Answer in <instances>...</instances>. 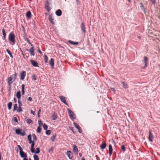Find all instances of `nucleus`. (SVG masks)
Wrapping results in <instances>:
<instances>
[{
    "label": "nucleus",
    "instance_id": "1",
    "mask_svg": "<svg viewBox=\"0 0 160 160\" xmlns=\"http://www.w3.org/2000/svg\"><path fill=\"white\" fill-rule=\"evenodd\" d=\"M32 136L33 138V140H32V136L31 134H29L28 136V139L29 141V143L31 144V148L30 150L32 153H34L38 154L40 152V149L39 148H36V150L34 148L35 143V141H36L37 138L36 135L34 134H32Z\"/></svg>",
    "mask_w": 160,
    "mask_h": 160
},
{
    "label": "nucleus",
    "instance_id": "2",
    "mask_svg": "<svg viewBox=\"0 0 160 160\" xmlns=\"http://www.w3.org/2000/svg\"><path fill=\"white\" fill-rule=\"evenodd\" d=\"M17 74L15 73L14 74L10 76L7 79V82L9 87V91H10L11 90V84L15 81L16 78Z\"/></svg>",
    "mask_w": 160,
    "mask_h": 160
},
{
    "label": "nucleus",
    "instance_id": "3",
    "mask_svg": "<svg viewBox=\"0 0 160 160\" xmlns=\"http://www.w3.org/2000/svg\"><path fill=\"white\" fill-rule=\"evenodd\" d=\"M67 109L68 111L69 117L70 119L72 120L75 119L76 118V116L73 112L69 108H67Z\"/></svg>",
    "mask_w": 160,
    "mask_h": 160
},
{
    "label": "nucleus",
    "instance_id": "4",
    "mask_svg": "<svg viewBox=\"0 0 160 160\" xmlns=\"http://www.w3.org/2000/svg\"><path fill=\"white\" fill-rule=\"evenodd\" d=\"M15 132L17 134L22 136H23L26 135V132L25 131L20 129H16Z\"/></svg>",
    "mask_w": 160,
    "mask_h": 160
},
{
    "label": "nucleus",
    "instance_id": "5",
    "mask_svg": "<svg viewBox=\"0 0 160 160\" xmlns=\"http://www.w3.org/2000/svg\"><path fill=\"white\" fill-rule=\"evenodd\" d=\"M8 39L9 41L12 42V45H13L15 43V35L13 33H10L8 37Z\"/></svg>",
    "mask_w": 160,
    "mask_h": 160
},
{
    "label": "nucleus",
    "instance_id": "6",
    "mask_svg": "<svg viewBox=\"0 0 160 160\" xmlns=\"http://www.w3.org/2000/svg\"><path fill=\"white\" fill-rule=\"evenodd\" d=\"M61 101L64 103L66 105H68V103L66 102V98L62 96H60L59 97Z\"/></svg>",
    "mask_w": 160,
    "mask_h": 160
},
{
    "label": "nucleus",
    "instance_id": "7",
    "mask_svg": "<svg viewBox=\"0 0 160 160\" xmlns=\"http://www.w3.org/2000/svg\"><path fill=\"white\" fill-rule=\"evenodd\" d=\"M26 75V72L25 71H22L20 73V78L21 80H23Z\"/></svg>",
    "mask_w": 160,
    "mask_h": 160
},
{
    "label": "nucleus",
    "instance_id": "8",
    "mask_svg": "<svg viewBox=\"0 0 160 160\" xmlns=\"http://www.w3.org/2000/svg\"><path fill=\"white\" fill-rule=\"evenodd\" d=\"M73 124L75 127L78 130L79 132L80 133H81L82 132V131L81 130V128L79 127V126L75 122H74Z\"/></svg>",
    "mask_w": 160,
    "mask_h": 160
},
{
    "label": "nucleus",
    "instance_id": "9",
    "mask_svg": "<svg viewBox=\"0 0 160 160\" xmlns=\"http://www.w3.org/2000/svg\"><path fill=\"white\" fill-rule=\"evenodd\" d=\"M144 60L145 64L144 66L142 68V69L144 68L147 67L148 63V59L145 56L144 57Z\"/></svg>",
    "mask_w": 160,
    "mask_h": 160
},
{
    "label": "nucleus",
    "instance_id": "10",
    "mask_svg": "<svg viewBox=\"0 0 160 160\" xmlns=\"http://www.w3.org/2000/svg\"><path fill=\"white\" fill-rule=\"evenodd\" d=\"M66 154L69 159H72V153L70 151H68L66 152Z\"/></svg>",
    "mask_w": 160,
    "mask_h": 160
},
{
    "label": "nucleus",
    "instance_id": "11",
    "mask_svg": "<svg viewBox=\"0 0 160 160\" xmlns=\"http://www.w3.org/2000/svg\"><path fill=\"white\" fill-rule=\"evenodd\" d=\"M153 137L152 133L151 132V130H149V140L150 142H152V141Z\"/></svg>",
    "mask_w": 160,
    "mask_h": 160
},
{
    "label": "nucleus",
    "instance_id": "12",
    "mask_svg": "<svg viewBox=\"0 0 160 160\" xmlns=\"http://www.w3.org/2000/svg\"><path fill=\"white\" fill-rule=\"evenodd\" d=\"M20 155L21 157L24 158H26L27 157V155L26 153L24 152L23 151H22L20 152Z\"/></svg>",
    "mask_w": 160,
    "mask_h": 160
},
{
    "label": "nucleus",
    "instance_id": "13",
    "mask_svg": "<svg viewBox=\"0 0 160 160\" xmlns=\"http://www.w3.org/2000/svg\"><path fill=\"white\" fill-rule=\"evenodd\" d=\"M30 61L31 62L32 66H33L34 67H38V64L37 62L32 60H30Z\"/></svg>",
    "mask_w": 160,
    "mask_h": 160
},
{
    "label": "nucleus",
    "instance_id": "14",
    "mask_svg": "<svg viewBox=\"0 0 160 160\" xmlns=\"http://www.w3.org/2000/svg\"><path fill=\"white\" fill-rule=\"evenodd\" d=\"M49 4L48 2V1L46 2V3L45 5V8L47 10L48 12H49L50 11L51 8L49 7Z\"/></svg>",
    "mask_w": 160,
    "mask_h": 160
},
{
    "label": "nucleus",
    "instance_id": "15",
    "mask_svg": "<svg viewBox=\"0 0 160 160\" xmlns=\"http://www.w3.org/2000/svg\"><path fill=\"white\" fill-rule=\"evenodd\" d=\"M49 64L51 66L52 68L54 66V60L53 58H51L50 62H49Z\"/></svg>",
    "mask_w": 160,
    "mask_h": 160
},
{
    "label": "nucleus",
    "instance_id": "16",
    "mask_svg": "<svg viewBox=\"0 0 160 160\" xmlns=\"http://www.w3.org/2000/svg\"><path fill=\"white\" fill-rule=\"evenodd\" d=\"M73 151L76 154H77L78 152L77 147L76 145H73Z\"/></svg>",
    "mask_w": 160,
    "mask_h": 160
},
{
    "label": "nucleus",
    "instance_id": "17",
    "mask_svg": "<svg viewBox=\"0 0 160 160\" xmlns=\"http://www.w3.org/2000/svg\"><path fill=\"white\" fill-rule=\"evenodd\" d=\"M108 150H109V154L110 156H111L112 154V146L111 144H110L108 146Z\"/></svg>",
    "mask_w": 160,
    "mask_h": 160
},
{
    "label": "nucleus",
    "instance_id": "18",
    "mask_svg": "<svg viewBox=\"0 0 160 160\" xmlns=\"http://www.w3.org/2000/svg\"><path fill=\"white\" fill-rule=\"evenodd\" d=\"M55 13L57 16H60L62 14L61 10L60 9H58L56 11Z\"/></svg>",
    "mask_w": 160,
    "mask_h": 160
},
{
    "label": "nucleus",
    "instance_id": "19",
    "mask_svg": "<svg viewBox=\"0 0 160 160\" xmlns=\"http://www.w3.org/2000/svg\"><path fill=\"white\" fill-rule=\"evenodd\" d=\"M16 97L18 98V99H20L21 95V92L20 91H18L17 92L16 94Z\"/></svg>",
    "mask_w": 160,
    "mask_h": 160
},
{
    "label": "nucleus",
    "instance_id": "20",
    "mask_svg": "<svg viewBox=\"0 0 160 160\" xmlns=\"http://www.w3.org/2000/svg\"><path fill=\"white\" fill-rule=\"evenodd\" d=\"M81 28L83 32L85 33V32L86 30L84 27V23L83 22L81 23Z\"/></svg>",
    "mask_w": 160,
    "mask_h": 160
},
{
    "label": "nucleus",
    "instance_id": "21",
    "mask_svg": "<svg viewBox=\"0 0 160 160\" xmlns=\"http://www.w3.org/2000/svg\"><path fill=\"white\" fill-rule=\"evenodd\" d=\"M30 52L31 55L34 56L35 54L33 47H32L30 50Z\"/></svg>",
    "mask_w": 160,
    "mask_h": 160
},
{
    "label": "nucleus",
    "instance_id": "22",
    "mask_svg": "<svg viewBox=\"0 0 160 160\" xmlns=\"http://www.w3.org/2000/svg\"><path fill=\"white\" fill-rule=\"evenodd\" d=\"M106 145L105 143H103L100 145V147L101 149H104L106 148Z\"/></svg>",
    "mask_w": 160,
    "mask_h": 160
},
{
    "label": "nucleus",
    "instance_id": "23",
    "mask_svg": "<svg viewBox=\"0 0 160 160\" xmlns=\"http://www.w3.org/2000/svg\"><path fill=\"white\" fill-rule=\"evenodd\" d=\"M24 84H23L22 85V95H23L24 94Z\"/></svg>",
    "mask_w": 160,
    "mask_h": 160
},
{
    "label": "nucleus",
    "instance_id": "24",
    "mask_svg": "<svg viewBox=\"0 0 160 160\" xmlns=\"http://www.w3.org/2000/svg\"><path fill=\"white\" fill-rule=\"evenodd\" d=\"M68 42L70 44L74 45H77L78 44V42H73L69 40L68 41Z\"/></svg>",
    "mask_w": 160,
    "mask_h": 160
},
{
    "label": "nucleus",
    "instance_id": "25",
    "mask_svg": "<svg viewBox=\"0 0 160 160\" xmlns=\"http://www.w3.org/2000/svg\"><path fill=\"white\" fill-rule=\"evenodd\" d=\"M26 16L28 18H30L31 16V12L30 11L27 12L26 14Z\"/></svg>",
    "mask_w": 160,
    "mask_h": 160
},
{
    "label": "nucleus",
    "instance_id": "26",
    "mask_svg": "<svg viewBox=\"0 0 160 160\" xmlns=\"http://www.w3.org/2000/svg\"><path fill=\"white\" fill-rule=\"evenodd\" d=\"M2 34L3 36V39H5L6 38V33L5 31V30L4 29H2Z\"/></svg>",
    "mask_w": 160,
    "mask_h": 160
},
{
    "label": "nucleus",
    "instance_id": "27",
    "mask_svg": "<svg viewBox=\"0 0 160 160\" xmlns=\"http://www.w3.org/2000/svg\"><path fill=\"white\" fill-rule=\"evenodd\" d=\"M57 116L56 114H53L52 116V120H56L57 119Z\"/></svg>",
    "mask_w": 160,
    "mask_h": 160
},
{
    "label": "nucleus",
    "instance_id": "28",
    "mask_svg": "<svg viewBox=\"0 0 160 160\" xmlns=\"http://www.w3.org/2000/svg\"><path fill=\"white\" fill-rule=\"evenodd\" d=\"M8 109L10 110L12 106V103L11 102H9L8 105Z\"/></svg>",
    "mask_w": 160,
    "mask_h": 160
},
{
    "label": "nucleus",
    "instance_id": "29",
    "mask_svg": "<svg viewBox=\"0 0 160 160\" xmlns=\"http://www.w3.org/2000/svg\"><path fill=\"white\" fill-rule=\"evenodd\" d=\"M122 83L123 84V88H125V89H126L127 88L128 86H127V85L126 84V83L124 82H122Z\"/></svg>",
    "mask_w": 160,
    "mask_h": 160
},
{
    "label": "nucleus",
    "instance_id": "30",
    "mask_svg": "<svg viewBox=\"0 0 160 160\" xmlns=\"http://www.w3.org/2000/svg\"><path fill=\"white\" fill-rule=\"evenodd\" d=\"M41 127L38 126L37 130V132L38 133H40L41 132Z\"/></svg>",
    "mask_w": 160,
    "mask_h": 160
},
{
    "label": "nucleus",
    "instance_id": "31",
    "mask_svg": "<svg viewBox=\"0 0 160 160\" xmlns=\"http://www.w3.org/2000/svg\"><path fill=\"white\" fill-rule=\"evenodd\" d=\"M44 59L45 61V63H47L48 62V57L46 55H44Z\"/></svg>",
    "mask_w": 160,
    "mask_h": 160
},
{
    "label": "nucleus",
    "instance_id": "32",
    "mask_svg": "<svg viewBox=\"0 0 160 160\" xmlns=\"http://www.w3.org/2000/svg\"><path fill=\"white\" fill-rule=\"evenodd\" d=\"M140 7L141 8V9L142 10V11H144V12H145V11L144 8L142 4V3H140Z\"/></svg>",
    "mask_w": 160,
    "mask_h": 160
},
{
    "label": "nucleus",
    "instance_id": "33",
    "mask_svg": "<svg viewBox=\"0 0 160 160\" xmlns=\"http://www.w3.org/2000/svg\"><path fill=\"white\" fill-rule=\"evenodd\" d=\"M6 51L9 54L10 57L12 58H13V56L12 55V53L10 51H9L8 49H7Z\"/></svg>",
    "mask_w": 160,
    "mask_h": 160
},
{
    "label": "nucleus",
    "instance_id": "34",
    "mask_svg": "<svg viewBox=\"0 0 160 160\" xmlns=\"http://www.w3.org/2000/svg\"><path fill=\"white\" fill-rule=\"evenodd\" d=\"M51 132V131L50 130H47L46 131V134L47 135H49Z\"/></svg>",
    "mask_w": 160,
    "mask_h": 160
},
{
    "label": "nucleus",
    "instance_id": "35",
    "mask_svg": "<svg viewBox=\"0 0 160 160\" xmlns=\"http://www.w3.org/2000/svg\"><path fill=\"white\" fill-rule=\"evenodd\" d=\"M32 121L30 119H27L26 120V122L28 124H30L32 122Z\"/></svg>",
    "mask_w": 160,
    "mask_h": 160
},
{
    "label": "nucleus",
    "instance_id": "36",
    "mask_svg": "<svg viewBox=\"0 0 160 160\" xmlns=\"http://www.w3.org/2000/svg\"><path fill=\"white\" fill-rule=\"evenodd\" d=\"M38 126L39 127H41L43 125L42 123L40 120L38 121Z\"/></svg>",
    "mask_w": 160,
    "mask_h": 160
},
{
    "label": "nucleus",
    "instance_id": "37",
    "mask_svg": "<svg viewBox=\"0 0 160 160\" xmlns=\"http://www.w3.org/2000/svg\"><path fill=\"white\" fill-rule=\"evenodd\" d=\"M17 111L18 112H20L22 111L21 106H19L18 109L17 110Z\"/></svg>",
    "mask_w": 160,
    "mask_h": 160
},
{
    "label": "nucleus",
    "instance_id": "38",
    "mask_svg": "<svg viewBox=\"0 0 160 160\" xmlns=\"http://www.w3.org/2000/svg\"><path fill=\"white\" fill-rule=\"evenodd\" d=\"M49 20L52 23H54V19L52 18V16H50L49 18Z\"/></svg>",
    "mask_w": 160,
    "mask_h": 160
},
{
    "label": "nucleus",
    "instance_id": "39",
    "mask_svg": "<svg viewBox=\"0 0 160 160\" xmlns=\"http://www.w3.org/2000/svg\"><path fill=\"white\" fill-rule=\"evenodd\" d=\"M18 109V107H17V104H14L13 108V111H14L15 110H16Z\"/></svg>",
    "mask_w": 160,
    "mask_h": 160
},
{
    "label": "nucleus",
    "instance_id": "40",
    "mask_svg": "<svg viewBox=\"0 0 160 160\" xmlns=\"http://www.w3.org/2000/svg\"><path fill=\"white\" fill-rule=\"evenodd\" d=\"M43 129L45 130H47L48 129V126H47V125L45 124H44L43 125Z\"/></svg>",
    "mask_w": 160,
    "mask_h": 160
},
{
    "label": "nucleus",
    "instance_id": "41",
    "mask_svg": "<svg viewBox=\"0 0 160 160\" xmlns=\"http://www.w3.org/2000/svg\"><path fill=\"white\" fill-rule=\"evenodd\" d=\"M34 160H39V158L38 156L36 155H34L33 156Z\"/></svg>",
    "mask_w": 160,
    "mask_h": 160
},
{
    "label": "nucleus",
    "instance_id": "42",
    "mask_svg": "<svg viewBox=\"0 0 160 160\" xmlns=\"http://www.w3.org/2000/svg\"><path fill=\"white\" fill-rule=\"evenodd\" d=\"M18 102L19 105V106H22V103L21 101L20 100V99H18Z\"/></svg>",
    "mask_w": 160,
    "mask_h": 160
},
{
    "label": "nucleus",
    "instance_id": "43",
    "mask_svg": "<svg viewBox=\"0 0 160 160\" xmlns=\"http://www.w3.org/2000/svg\"><path fill=\"white\" fill-rule=\"evenodd\" d=\"M17 146L19 149V152L23 151L22 148H21L20 145H18Z\"/></svg>",
    "mask_w": 160,
    "mask_h": 160
},
{
    "label": "nucleus",
    "instance_id": "44",
    "mask_svg": "<svg viewBox=\"0 0 160 160\" xmlns=\"http://www.w3.org/2000/svg\"><path fill=\"white\" fill-rule=\"evenodd\" d=\"M32 78L33 80L35 81L36 80V78L35 75H33L32 76Z\"/></svg>",
    "mask_w": 160,
    "mask_h": 160
},
{
    "label": "nucleus",
    "instance_id": "45",
    "mask_svg": "<svg viewBox=\"0 0 160 160\" xmlns=\"http://www.w3.org/2000/svg\"><path fill=\"white\" fill-rule=\"evenodd\" d=\"M55 137V135H53L52 137H51V140L52 141V142H54V141Z\"/></svg>",
    "mask_w": 160,
    "mask_h": 160
},
{
    "label": "nucleus",
    "instance_id": "46",
    "mask_svg": "<svg viewBox=\"0 0 160 160\" xmlns=\"http://www.w3.org/2000/svg\"><path fill=\"white\" fill-rule=\"evenodd\" d=\"M121 149L123 152H124L125 151V148L123 145H122L121 146Z\"/></svg>",
    "mask_w": 160,
    "mask_h": 160
},
{
    "label": "nucleus",
    "instance_id": "47",
    "mask_svg": "<svg viewBox=\"0 0 160 160\" xmlns=\"http://www.w3.org/2000/svg\"><path fill=\"white\" fill-rule=\"evenodd\" d=\"M53 152V148L52 147H51L50 149L48 150V152Z\"/></svg>",
    "mask_w": 160,
    "mask_h": 160
},
{
    "label": "nucleus",
    "instance_id": "48",
    "mask_svg": "<svg viewBox=\"0 0 160 160\" xmlns=\"http://www.w3.org/2000/svg\"><path fill=\"white\" fill-rule=\"evenodd\" d=\"M30 111H31V113H32L33 115H35L34 111H33L32 110H31Z\"/></svg>",
    "mask_w": 160,
    "mask_h": 160
},
{
    "label": "nucleus",
    "instance_id": "49",
    "mask_svg": "<svg viewBox=\"0 0 160 160\" xmlns=\"http://www.w3.org/2000/svg\"><path fill=\"white\" fill-rule=\"evenodd\" d=\"M28 100L30 101H31L32 100V98L31 97H29L28 98Z\"/></svg>",
    "mask_w": 160,
    "mask_h": 160
},
{
    "label": "nucleus",
    "instance_id": "50",
    "mask_svg": "<svg viewBox=\"0 0 160 160\" xmlns=\"http://www.w3.org/2000/svg\"><path fill=\"white\" fill-rule=\"evenodd\" d=\"M155 0H150L152 3L153 4H155Z\"/></svg>",
    "mask_w": 160,
    "mask_h": 160
},
{
    "label": "nucleus",
    "instance_id": "51",
    "mask_svg": "<svg viewBox=\"0 0 160 160\" xmlns=\"http://www.w3.org/2000/svg\"><path fill=\"white\" fill-rule=\"evenodd\" d=\"M27 42L30 45H31V46H32V45L31 44V43L30 42V41L29 40H28Z\"/></svg>",
    "mask_w": 160,
    "mask_h": 160
},
{
    "label": "nucleus",
    "instance_id": "52",
    "mask_svg": "<svg viewBox=\"0 0 160 160\" xmlns=\"http://www.w3.org/2000/svg\"><path fill=\"white\" fill-rule=\"evenodd\" d=\"M14 101L15 102H17V100L15 98H14Z\"/></svg>",
    "mask_w": 160,
    "mask_h": 160
},
{
    "label": "nucleus",
    "instance_id": "53",
    "mask_svg": "<svg viewBox=\"0 0 160 160\" xmlns=\"http://www.w3.org/2000/svg\"><path fill=\"white\" fill-rule=\"evenodd\" d=\"M41 108H40L38 110V113H39V114L40 113V112H41Z\"/></svg>",
    "mask_w": 160,
    "mask_h": 160
},
{
    "label": "nucleus",
    "instance_id": "54",
    "mask_svg": "<svg viewBox=\"0 0 160 160\" xmlns=\"http://www.w3.org/2000/svg\"><path fill=\"white\" fill-rule=\"evenodd\" d=\"M14 121H15L16 122H18V120H17V119L16 118H14Z\"/></svg>",
    "mask_w": 160,
    "mask_h": 160
},
{
    "label": "nucleus",
    "instance_id": "55",
    "mask_svg": "<svg viewBox=\"0 0 160 160\" xmlns=\"http://www.w3.org/2000/svg\"><path fill=\"white\" fill-rule=\"evenodd\" d=\"M111 89L114 92H115V90L114 88H112Z\"/></svg>",
    "mask_w": 160,
    "mask_h": 160
},
{
    "label": "nucleus",
    "instance_id": "56",
    "mask_svg": "<svg viewBox=\"0 0 160 160\" xmlns=\"http://www.w3.org/2000/svg\"><path fill=\"white\" fill-rule=\"evenodd\" d=\"M38 51L40 54H42V52L40 50H39Z\"/></svg>",
    "mask_w": 160,
    "mask_h": 160
},
{
    "label": "nucleus",
    "instance_id": "57",
    "mask_svg": "<svg viewBox=\"0 0 160 160\" xmlns=\"http://www.w3.org/2000/svg\"><path fill=\"white\" fill-rule=\"evenodd\" d=\"M23 160H28V159L26 158H23Z\"/></svg>",
    "mask_w": 160,
    "mask_h": 160
},
{
    "label": "nucleus",
    "instance_id": "58",
    "mask_svg": "<svg viewBox=\"0 0 160 160\" xmlns=\"http://www.w3.org/2000/svg\"><path fill=\"white\" fill-rule=\"evenodd\" d=\"M70 130H72V131L73 132H74L73 131V129L72 128H70Z\"/></svg>",
    "mask_w": 160,
    "mask_h": 160
},
{
    "label": "nucleus",
    "instance_id": "59",
    "mask_svg": "<svg viewBox=\"0 0 160 160\" xmlns=\"http://www.w3.org/2000/svg\"><path fill=\"white\" fill-rule=\"evenodd\" d=\"M82 160H85V159L84 158H82Z\"/></svg>",
    "mask_w": 160,
    "mask_h": 160
},
{
    "label": "nucleus",
    "instance_id": "60",
    "mask_svg": "<svg viewBox=\"0 0 160 160\" xmlns=\"http://www.w3.org/2000/svg\"><path fill=\"white\" fill-rule=\"evenodd\" d=\"M38 117H40V115H39V113H38Z\"/></svg>",
    "mask_w": 160,
    "mask_h": 160
},
{
    "label": "nucleus",
    "instance_id": "61",
    "mask_svg": "<svg viewBox=\"0 0 160 160\" xmlns=\"http://www.w3.org/2000/svg\"><path fill=\"white\" fill-rule=\"evenodd\" d=\"M26 40L27 41H28V39L27 38H26Z\"/></svg>",
    "mask_w": 160,
    "mask_h": 160
},
{
    "label": "nucleus",
    "instance_id": "62",
    "mask_svg": "<svg viewBox=\"0 0 160 160\" xmlns=\"http://www.w3.org/2000/svg\"><path fill=\"white\" fill-rule=\"evenodd\" d=\"M128 0V2H130V0Z\"/></svg>",
    "mask_w": 160,
    "mask_h": 160
},
{
    "label": "nucleus",
    "instance_id": "63",
    "mask_svg": "<svg viewBox=\"0 0 160 160\" xmlns=\"http://www.w3.org/2000/svg\"><path fill=\"white\" fill-rule=\"evenodd\" d=\"M79 155L80 157H82V155L80 153L79 154Z\"/></svg>",
    "mask_w": 160,
    "mask_h": 160
},
{
    "label": "nucleus",
    "instance_id": "64",
    "mask_svg": "<svg viewBox=\"0 0 160 160\" xmlns=\"http://www.w3.org/2000/svg\"><path fill=\"white\" fill-rule=\"evenodd\" d=\"M138 38H140V37H139V36H138Z\"/></svg>",
    "mask_w": 160,
    "mask_h": 160
}]
</instances>
